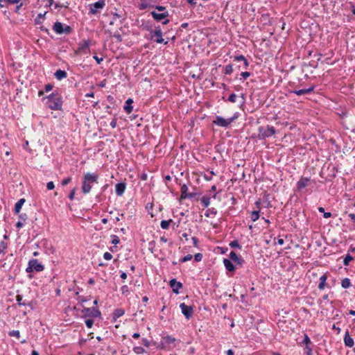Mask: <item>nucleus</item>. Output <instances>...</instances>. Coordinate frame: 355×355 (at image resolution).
<instances>
[{
	"label": "nucleus",
	"mask_w": 355,
	"mask_h": 355,
	"mask_svg": "<svg viewBox=\"0 0 355 355\" xmlns=\"http://www.w3.org/2000/svg\"><path fill=\"white\" fill-rule=\"evenodd\" d=\"M42 101L45 102L46 105L50 110L59 111L62 110V97L57 91L44 96L42 98Z\"/></svg>",
	"instance_id": "1"
},
{
	"label": "nucleus",
	"mask_w": 355,
	"mask_h": 355,
	"mask_svg": "<svg viewBox=\"0 0 355 355\" xmlns=\"http://www.w3.org/2000/svg\"><path fill=\"white\" fill-rule=\"evenodd\" d=\"M98 175L96 173H87L83 176L82 192L87 194L90 192L92 184L98 183Z\"/></svg>",
	"instance_id": "2"
},
{
	"label": "nucleus",
	"mask_w": 355,
	"mask_h": 355,
	"mask_svg": "<svg viewBox=\"0 0 355 355\" xmlns=\"http://www.w3.org/2000/svg\"><path fill=\"white\" fill-rule=\"evenodd\" d=\"M276 133L275 128L272 125L259 126L258 128L257 137L260 140L266 139Z\"/></svg>",
	"instance_id": "3"
},
{
	"label": "nucleus",
	"mask_w": 355,
	"mask_h": 355,
	"mask_svg": "<svg viewBox=\"0 0 355 355\" xmlns=\"http://www.w3.org/2000/svg\"><path fill=\"white\" fill-rule=\"evenodd\" d=\"M83 309L81 310L82 317L83 318H96L101 317V313L100 310L96 307H85L82 305Z\"/></svg>",
	"instance_id": "4"
},
{
	"label": "nucleus",
	"mask_w": 355,
	"mask_h": 355,
	"mask_svg": "<svg viewBox=\"0 0 355 355\" xmlns=\"http://www.w3.org/2000/svg\"><path fill=\"white\" fill-rule=\"evenodd\" d=\"M239 114L236 112L234 114L233 116L229 119H224L220 116H216L215 120L213 123L220 127L227 128L228 127L235 119L238 118Z\"/></svg>",
	"instance_id": "5"
},
{
	"label": "nucleus",
	"mask_w": 355,
	"mask_h": 355,
	"mask_svg": "<svg viewBox=\"0 0 355 355\" xmlns=\"http://www.w3.org/2000/svg\"><path fill=\"white\" fill-rule=\"evenodd\" d=\"M44 269V265L38 262L37 259H31L28 261V267L26 269L27 272H41Z\"/></svg>",
	"instance_id": "6"
},
{
	"label": "nucleus",
	"mask_w": 355,
	"mask_h": 355,
	"mask_svg": "<svg viewBox=\"0 0 355 355\" xmlns=\"http://www.w3.org/2000/svg\"><path fill=\"white\" fill-rule=\"evenodd\" d=\"M105 6V0H98V1L89 5V15H96Z\"/></svg>",
	"instance_id": "7"
},
{
	"label": "nucleus",
	"mask_w": 355,
	"mask_h": 355,
	"mask_svg": "<svg viewBox=\"0 0 355 355\" xmlns=\"http://www.w3.org/2000/svg\"><path fill=\"white\" fill-rule=\"evenodd\" d=\"M150 15L153 17V19L157 21H161L162 20L164 19L162 21V24H167L169 23V20L166 19V17L168 16V12L165 11L164 12L157 13L156 11H152L150 12Z\"/></svg>",
	"instance_id": "8"
},
{
	"label": "nucleus",
	"mask_w": 355,
	"mask_h": 355,
	"mask_svg": "<svg viewBox=\"0 0 355 355\" xmlns=\"http://www.w3.org/2000/svg\"><path fill=\"white\" fill-rule=\"evenodd\" d=\"M182 314L184 317L189 320L193 314V307L192 306L187 305L185 303H181L180 304Z\"/></svg>",
	"instance_id": "9"
},
{
	"label": "nucleus",
	"mask_w": 355,
	"mask_h": 355,
	"mask_svg": "<svg viewBox=\"0 0 355 355\" xmlns=\"http://www.w3.org/2000/svg\"><path fill=\"white\" fill-rule=\"evenodd\" d=\"M233 61L237 62H243V65L239 64L237 66V69L239 70H240L241 68L246 69H248V67H249V64H250L249 62L247 60V59L243 55L234 56Z\"/></svg>",
	"instance_id": "10"
},
{
	"label": "nucleus",
	"mask_w": 355,
	"mask_h": 355,
	"mask_svg": "<svg viewBox=\"0 0 355 355\" xmlns=\"http://www.w3.org/2000/svg\"><path fill=\"white\" fill-rule=\"evenodd\" d=\"M151 35V38L153 37V36H156L157 38L155 40V42L157 43L161 44L164 42V39L162 38V31L161 30L160 26L155 27V29L154 31H151L150 32Z\"/></svg>",
	"instance_id": "11"
},
{
	"label": "nucleus",
	"mask_w": 355,
	"mask_h": 355,
	"mask_svg": "<svg viewBox=\"0 0 355 355\" xmlns=\"http://www.w3.org/2000/svg\"><path fill=\"white\" fill-rule=\"evenodd\" d=\"M315 85H311L308 88H303L301 89H294L289 91L290 94H295L297 96L304 95V94H309L311 92L314 91Z\"/></svg>",
	"instance_id": "12"
},
{
	"label": "nucleus",
	"mask_w": 355,
	"mask_h": 355,
	"mask_svg": "<svg viewBox=\"0 0 355 355\" xmlns=\"http://www.w3.org/2000/svg\"><path fill=\"white\" fill-rule=\"evenodd\" d=\"M169 285L172 288L173 292L175 294L180 293V289L183 287L182 284L180 282H178L175 278L170 280Z\"/></svg>",
	"instance_id": "13"
},
{
	"label": "nucleus",
	"mask_w": 355,
	"mask_h": 355,
	"mask_svg": "<svg viewBox=\"0 0 355 355\" xmlns=\"http://www.w3.org/2000/svg\"><path fill=\"white\" fill-rule=\"evenodd\" d=\"M309 182L310 178L301 177L296 184L297 190H302V189L305 188Z\"/></svg>",
	"instance_id": "14"
},
{
	"label": "nucleus",
	"mask_w": 355,
	"mask_h": 355,
	"mask_svg": "<svg viewBox=\"0 0 355 355\" xmlns=\"http://www.w3.org/2000/svg\"><path fill=\"white\" fill-rule=\"evenodd\" d=\"M327 279V275L326 274L322 275L320 277V279H319L320 282H319V284L318 286L319 290H320V291L324 290L325 287L331 288V286L326 283Z\"/></svg>",
	"instance_id": "15"
},
{
	"label": "nucleus",
	"mask_w": 355,
	"mask_h": 355,
	"mask_svg": "<svg viewBox=\"0 0 355 355\" xmlns=\"http://www.w3.org/2000/svg\"><path fill=\"white\" fill-rule=\"evenodd\" d=\"M344 343L347 347H352L354 345V339L350 336L348 331L345 334Z\"/></svg>",
	"instance_id": "16"
},
{
	"label": "nucleus",
	"mask_w": 355,
	"mask_h": 355,
	"mask_svg": "<svg viewBox=\"0 0 355 355\" xmlns=\"http://www.w3.org/2000/svg\"><path fill=\"white\" fill-rule=\"evenodd\" d=\"M116 193L118 196H121L125 192L126 184L125 182H119L116 184Z\"/></svg>",
	"instance_id": "17"
},
{
	"label": "nucleus",
	"mask_w": 355,
	"mask_h": 355,
	"mask_svg": "<svg viewBox=\"0 0 355 355\" xmlns=\"http://www.w3.org/2000/svg\"><path fill=\"white\" fill-rule=\"evenodd\" d=\"M223 263L225 269L230 272H234L236 270V267L230 259H224Z\"/></svg>",
	"instance_id": "18"
},
{
	"label": "nucleus",
	"mask_w": 355,
	"mask_h": 355,
	"mask_svg": "<svg viewBox=\"0 0 355 355\" xmlns=\"http://www.w3.org/2000/svg\"><path fill=\"white\" fill-rule=\"evenodd\" d=\"M64 25L60 21H56L54 23L53 29L57 34H63Z\"/></svg>",
	"instance_id": "19"
},
{
	"label": "nucleus",
	"mask_w": 355,
	"mask_h": 355,
	"mask_svg": "<svg viewBox=\"0 0 355 355\" xmlns=\"http://www.w3.org/2000/svg\"><path fill=\"white\" fill-rule=\"evenodd\" d=\"M133 103V100L132 98H128L125 101V105L123 107L124 110L127 114H130L132 112L133 107L132 104Z\"/></svg>",
	"instance_id": "20"
},
{
	"label": "nucleus",
	"mask_w": 355,
	"mask_h": 355,
	"mask_svg": "<svg viewBox=\"0 0 355 355\" xmlns=\"http://www.w3.org/2000/svg\"><path fill=\"white\" fill-rule=\"evenodd\" d=\"M162 338L163 341L165 342V343L167 346H169L171 344H174L176 341L175 338H174L171 336H169V335L162 336Z\"/></svg>",
	"instance_id": "21"
},
{
	"label": "nucleus",
	"mask_w": 355,
	"mask_h": 355,
	"mask_svg": "<svg viewBox=\"0 0 355 355\" xmlns=\"http://www.w3.org/2000/svg\"><path fill=\"white\" fill-rule=\"evenodd\" d=\"M54 76L57 80H61L62 79L67 78V73L64 70L58 69L54 73Z\"/></svg>",
	"instance_id": "22"
},
{
	"label": "nucleus",
	"mask_w": 355,
	"mask_h": 355,
	"mask_svg": "<svg viewBox=\"0 0 355 355\" xmlns=\"http://www.w3.org/2000/svg\"><path fill=\"white\" fill-rule=\"evenodd\" d=\"M16 301L19 306H31V302H26V300H23V296L21 295H17L16 296Z\"/></svg>",
	"instance_id": "23"
},
{
	"label": "nucleus",
	"mask_w": 355,
	"mask_h": 355,
	"mask_svg": "<svg viewBox=\"0 0 355 355\" xmlns=\"http://www.w3.org/2000/svg\"><path fill=\"white\" fill-rule=\"evenodd\" d=\"M125 313V311L122 309H116L112 313L113 320L115 322L117 318L121 317Z\"/></svg>",
	"instance_id": "24"
},
{
	"label": "nucleus",
	"mask_w": 355,
	"mask_h": 355,
	"mask_svg": "<svg viewBox=\"0 0 355 355\" xmlns=\"http://www.w3.org/2000/svg\"><path fill=\"white\" fill-rule=\"evenodd\" d=\"M187 191H188V187L187 186V184H184L183 185H182L181 189H180L181 195L179 198L180 202H181L184 199H186V196L188 193Z\"/></svg>",
	"instance_id": "25"
},
{
	"label": "nucleus",
	"mask_w": 355,
	"mask_h": 355,
	"mask_svg": "<svg viewBox=\"0 0 355 355\" xmlns=\"http://www.w3.org/2000/svg\"><path fill=\"white\" fill-rule=\"evenodd\" d=\"M25 201L26 200L24 198H21L15 203L14 209L15 214H19L20 212L21 207L23 206Z\"/></svg>",
	"instance_id": "26"
},
{
	"label": "nucleus",
	"mask_w": 355,
	"mask_h": 355,
	"mask_svg": "<svg viewBox=\"0 0 355 355\" xmlns=\"http://www.w3.org/2000/svg\"><path fill=\"white\" fill-rule=\"evenodd\" d=\"M90 44L89 40H83V42L78 44V50L84 51L86 49H88Z\"/></svg>",
	"instance_id": "27"
},
{
	"label": "nucleus",
	"mask_w": 355,
	"mask_h": 355,
	"mask_svg": "<svg viewBox=\"0 0 355 355\" xmlns=\"http://www.w3.org/2000/svg\"><path fill=\"white\" fill-rule=\"evenodd\" d=\"M210 199H211V198L209 197L208 196H204L202 197V198L200 199V201L205 207L207 208L209 207V205H210Z\"/></svg>",
	"instance_id": "28"
},
{
	"label": "nucleus",
	"mask_w": 355,
	"mask_h": 355,
	"mask_svg": "<svg viewBox=\"0 0 355 355\" xmlns=\"http://www.w3.org/2000/svg\"><path fill=\"white\" fill-rule=\"evenodd\" d=\"M354 257L350 254H347L343 258V264L345 266H348L349 262L354 260Z\"/></svg>",
	"instance_id": "29"
},
{
	"label": "nucleus",
	"mask_w": 355,
	"mask_h": 355,
	"mask_svg": "<svg viewBox=\"0 0 355 355\" xmlns=\"http://www.w3.org/2000/svg\"><path fill=\"white\" fill-rule=\"evenodd\" d=\"M171 223H173L172 219H169L168 220H162L160 223V226L163 230H167Z\"/></svg>",
	"instance_id": "30"
},
{
	"label": "nucleus",
	"mask_w": 355,
	"mask_h": 355,
	"mask_svg": "<svg viewBox=\"0 0 355 355\" xmlns=\"http://www.w3.org/2000/svg\"><path fill=\"white\" fill-rule=\"evenodd\" d=\"M341 286L343 288H348L349 287L351 286V281L349 278L346 277V278H344L342 281H341Z\"/></svg>",
	"instance_id": "31"
},
{
	"label": "nucleus",
	"mask_w": 355,
	"mask_h": 355,
	"mask_svg": "<svg viewBox=\"0 0 355 355\" xmlns=\"http://www.w3.org/2000/svg\"><path fill=\"white\" fill-rule=\"evenodd\" d=\"M216 214H217V210L214 207L208 209L206 211V212L205 213V216L206 217H210L211 215L215 216Z\"/></svg>",
	"instance_id": "32"
},
{
	"label": "nucleus",
	"mask_w": 355,
	"mask_h": 355,
	"mask_svg": "<svg viewBox=\"0 0 355 355\" xmlns=\"http://www.w3.org/2000/svg\"><path fill=\"white\" fill-rule=\"evenodd\" d=\"M233 71V65L232 64H229L226 65L224 68V73L225 75H230Z\"/></svg>",
	"instance_id": "33"
},
{
	"label": "nucleus",
	"mask_w": 355,
	"mask_h": 355,
	"mask_svg": "<svg viewBox=\"0 0 355 355\" xmlns=\"http://www.w3.org/2000/svg\"><path fill=\"white\" fill-rule=\"evenodd\" d=\"M250 218H251V220L254 222L257 220L259 218V211H252Z\"/></svg>",
	"instance_id": "34"
},
{
	"label": "nucleus",
	"mask_w": 355,
	"mask_h": 355,
	"mask_svg": "<svg viewBox=\"0 0 355 355\" xmlns=\"http://www.w3.org/2000/svg\"><path fill=\"white\" fill-rule=\"evenodd\" d=\"M318 211H319L320 213H323V216H324V218H330V217L331 216V215H332L331 212H325V211H324V209L323 207H318Z\"/></svg>",
	"instance_id": "35"
},
{
	"label": "nucleus",
	"mask_w": 355,
	"mask_h": 355,
	"mask_svg": "<svg viewBox=\"0 0 355 355\" xmlns=\"http://www.w3.org/2000/svg\"><path fill=\"white\" fill-rule=\"evenodd\" d=\"M133 351L137 354H141L146 352L145 349L142 347H140V346L134 347Z\"/></svg>",
	"instance_id": "36"
},
{
	"label": "nucleus",
	"mask_w": 355,
	"mask_h": 355,
	"mask_svg": "<svg viewBox=\"0 0 355 355\" xmlns=\"http://www.w3.org/2000/svg\"><path fill=\"white\" fill-rule=\"evenodd\" d=\"M230 246L232 248H239L241 249V245L239 244V241L237 240H234L230 242Z\"/></svg>",
	"instance_id": "37"
},
{
	"label": "nucleus",
	"mask_w": 355,
	"mask_h": 355,
	"mask_svg": "<svg viewBox=\"0 0 355 355\" xmlns=\"http://www.w3.org/2000/svg\"><path fill=\"white\" fill-rule=\"evenodd\" d=\"M73 32V28L68 25H65L63 29V34L69 35Z\"/></svg>",
	"instance_id": "38"
},
{
	"label": "nucleus",
	"mask_w": 355,
	"mask_h": 355,
	"mask_svg": "<svg viewBox=\"0 0 355 355\" xmlns=\"http://www.w3.org/2000/svg\"><path fill=\"white\" fill-rule=\"evenodd\" d=\"M146 0H141V2L139 5V8L140 10H145L148 7H150V5L145 2Z\"/></svg>",
	"instance_id": "39"
},
{
	"label": "nucleus",
	"mask_w": 355,
	"mask_h": 355,
	"mask_svg": "<svg viewBox=\"0 0 355 355\" xmlns=\"http://www.w3.org/2000/svg\"><path fill=\"white\" fill-rule=\"evenodd\" d=\"M301 344H305L306 346V345L309 346V345L311 344V339H310V338L309 337V336L307 334H304V340H302Z\"/></svg>",
	"instance_id": "40"
},
{
	"label": "nucleus",
	"mask_w": 355,
	"mask_h": 355,
	"mask_svg": "<svg viewBox=\"0 0 355 355\" xmlns=\"http://www.w3.org/2000/svg\"><path fill=\"white\" fill-rule=\"evenodd\" d=\"M111 239H112L111 242L114 245H117L120 242V239H119V236L116 235H114V234L111 235Z\"/></svg>",
	"instance_id": "41"
},
{
	"label": "nucleus",
	"mask_w": 355,
	"mask_h": 355,
	"mask_svg": "<svg viewBox=\"0 0 355 355\" xmlns=\"http://www.w3.org/2000/svg\"><path fill=\"white\" fill-rule=\"evenodd\" d=\"M155 244H156V243L155 241H151L148 243V250H149V251H150L151 253L154 252Z\"/></svg>",
	"instance_id": "42"
},
{
	"label": "nucleus",
	"mask_w": 355,
	"mask_h": 355,
	"mask_svg": "<svg viewBox=\"0 0 355 355\" xmlns=\"http://www.w3.org/2000/svg\"><path fill=\"white\" fill-rule=\"evenodd\" d=\"M8 335L10 336H15L17 338H19L20 336V333H19V330H12L11 331H9L8 332Z\"/></svg>",
	"instance_id": "43"
},
{
	"label": "nucleus",
	"mask_w": 355,
	"mask_h": 355,
	"mask_svg": "<svg viewBox=\"0 0 355 355\" xmlns=\"http://www.w3.org/2000/svg\"><path fill=\"white\" fill-rule=\"evenodd\" d=\"M229 257H230L231 261H236L239 257V256H238L237 254L234 251H232L230 253Z\"/></svg>",
	"instance_id": "44"
},
{
	"label": "nucleus",
	"mask_w": 355,
	"mask_h": 355,
	"mask_svg": "<svg viewBox=\"0 0 355 355\" xmlns=\"http://www.w3.org/2000/svg\"><path fill=\"white\" fill-rule=\"evenodd\" d=\"M192 257H193L191 254H187V255L184 256V257L181 258L180 259V262L184 263L186 261H190L192 259Z\"/></svg>",
	"instance_id": "45"
},
{
	"label": "nucleus",
	"mask_w": 355,
	"mask_h": 355,
	"mask_svg": "<svg viewBox=\"0 0 355 355\" xmlns=\"http://www.w3.org/2000/svg\"><path fill=\"white\" fill-rule=\"evenodd\" d=\"M8 248V243L2 241L0 242V250H3V253H5V250Z\"/></svg>",
	"instance_id": "46"
},
{
	"label": "nucleus",
	"mask_w": 355,
	"mask_h": 355,
	"mask_svg": "<svg viewBox=\"0 0 355 355\" xmlns=\"http://www.w3.org/2000/svg\"><path fill=\"white\" fill-rule=\"evenodd\" d=\"M85 324L87 328H92L94 324V320L91 318H88L85 320Z\"/></svg>",
	"instance_id": "47"
},
{
	"label": "nucleus",
	"mask_w": 355,
	"mask_h": 355,
	"mask_svg": "<svg viewBox=\"0 0 355 355\" xmlns=\"http://www.w3.org/2000/svg\"><path fill=\"white\" fill-rule=\"evenodd\" d=\"M237 98V96L235 94H232L228 97V101L231 103H235Z\"/></svg>",
	"instance_id": "48"
},
{
	"label": "nucleus",
	"mask_w": 355,
	"mask_h": 355,
	"mask_svg": "<svg viewBox=\"0 0 355 355\" xmlns=\"http://www.w3.org/2000/svg\"><path fill=\"white\" fill-rule=\"evenodd\" d=\"M71 180H72V179H71V177H67V178H64V179H63V180H62V182H61V184H62V186H66V185H67L69 183H70V182H71Z\"/></svg>",
	"instance_id": "49"
},
{
	"label": "nucleus",
	"mask_w": 355,
	"mask_h": 355,
	"mask_svg": "<svg viewBox=\"0 0 355 355\" xmlns=\"http://www.w3.org/2000/svg\"><path fill=\"white\" fill-rule=\"evenodd\" d=\"M202 257H203V256L201 253H196L194 255V259L196 262L200 261L202 259Z\"/></svg>",
	"instance_id": "50"
},
{
	"label": "nucleus",
	"mask_w": 355,
	"mask_h": 355,
	"mask_svg": "<svg viewBox=\"0 0 355 355\" xmlns=\"http://www.w3.org/2000/svg\"><path fill=\"white\" fill-rule=\"evenodd\" d=\"M157 348L160 349H166L167 348V345H166L165 342L163 341L162 340L159 344V345L157 347Z\"/></svg>",
	"instance_id": "51"
},
{
	"label": "nucleus",
	"mask_w": 355,
	"mask_h": 355,
	"mask_svg": "<svg viewBox=\"0 0 355 355\" xmlns=\"http://www.w3.org/2000/svg\"><path fill=\"white\" fill-rule=\"evenodd\" d=\"M198 193H188L186 196V198L192 199L195 198L196 196H199Z\"/></svg>",
	"instance_id": "52"
},
{
	"label": "nucleus",
	"mask_w": 355,
	"mask_h": 355,
	"mask_svg": "<svg viewBox=\"0 0 355 355\" xmlns=\"http://www.w3.org/2000/svg\"><path fill=\"white\" fill-rule=\"evenodd\" d=\"M53 88V85L52 84H47L44 86V91L45 92H50L51 90H52Z\"/></svg>",
	"instance_id": "53"
},
{
	"label": "nucleus",
	"mask_w": 355,
	"mask_h": 355,
	"mask_svg": "<svg viewBox=\"0 0 355 355\" xmlns=\"http://www.w3.org/2000/svg\"><path fill=\"white\" fill-rule=\"evenodd\" d=\"M112 36L116 39L117 42H122V37L119 33H114Z\"/></svg>",
	"instance_id": "54"
},
{
	"label": "nucleus",
	"mask_w": 355,
	"mask_h": 355,
	"mask_svg": "<svg viewBox=\"0 0 355 355\" xmlns=\"http://www.w3.org/2000/svg\"><path fill=\"white\" fill-rule=\"evenodd\" d=\"M251 73L248 71H243L241 73L240 76L243 78L246 79L247 78L250 77Z\"/></svg>",
	"instance_id": "55"
},
{
	"label": "nucleus",
	"mask_w": 355,
	"mask_h": 355,
	"mask_svg": "<svg viewBox=\"0 0 355 355\" xmlns=\"http://www.w3.org/2000/svg\"><path fill=\"white\" fill-rule=\"evenodd\" d=\"M305 355H312V349L310 346L306 345L305 347Z\"/></svg>",
	"instance_id": "56"
},
{
	"label": "nucleus",
	"mask_w": 355,
	"mask_h": 355,
	"mask_svg": "<svg viewBox=\"0 0 355 355\" xmlns=\"http://www.w3.org/2000/svg\"><path fill=\"white\" fill-rule=\"evenodd\" d=\"M103 258L105 259V260H111L112 258V255L108 252H106L104 253L103 254Z\"/></svg>",
	"instance_id": "57"
},
{
	"label": "nucleus",
	"mask_w": 355,
	"mask_h": 355,
	"mask_svg": "<svg viewBox=\"0 0 355 355\" xmlns=\"http://www.w3.org/2000/svg\"><path fill=\"white\" fill-rule=\"evenodd\" d=\"M46 188L49 190H53L55 188L53 182L51 181L46 184Z\"/></svg>",
	"instance_id": "58"
},
{
	"label": "nucleus",
	"mask_w": 355,
	"mask_h": 355,
	"mask_svg": "<svg viewBox=\"0 0 355 355\" xmlns=\"http://www.w3.org/2000/svg\"><path fill=\"white\" fill-rule=\"evenodd\" d=\"M78 300L79 303L83 304V303L87 302L88 300V299L85 297H83V296H79L78 297ZM83 304H81V306Z\"/></svg>",
	"instance_id": "59"
},
{
	"label": "nucleus",
	"mask_w": 355,
	"mask_h": 355,
	"mask_svg": "<svg viewBox=\"0 0 355 355\" xmlns=\"http://www.w3.org/2000/svg\"><path fill=\"white\" fill-rule=\"evenodd\" d=\"M234 262L240 266H242L245 261L241 257L239 256V257L236 261H234Z\"/></svg>",
	"instance_id": "60"
},
{
	"label": "nucleus",
	"mask_w": 355,
	"mask_h": 355,
	"mask_svg": "<svg viewBox=\"0 0 355 355\" xmlns=\"http://www.w3.org/2000/svg\"><path fill=\"white\" fill-rule=\"evenodd\" d=\"M75 193H76V188H74L69 194L68 197L69 198L72 200H73L74 198V196H75Z\"/></svg>",
	"instance_id": "61"
},
{
	"label": "nucleus",
	"mask_w": 355,
	"mask_h": 355,
	"mask_svg": "<svg viewBox=\"0 0 355 355\" xmlns=\"http://www.w3.org/2000/svg\"><path fill=\"white\" fill-rule=\"evenodd\" d=\"M155 8L156 10L162 11V12L167 11L166 7L162 6H156Z\"/></svg>",
	"instance_id": "62"
},
{
	"label": "nucleus",
	"mask_w": 355,
	"mask_h": 355,
	"mask_svg": "<svg viewBox=\"0 0 355 355\" xmlns=\"http://www.w3.org/2000/svg\"><path fill=\"white\" fill-rule=\"evenodd\" d=\"M141 341H142V343H143V345L144 346H146L147 347L150 346V342H149V340L147 338H143Z\"/></svg>",
	"instance_id": "63"
},
{
	"label": "nucleus",
	"mask_w": 355,
	"mask_h": 355,
	"mask_svg": "<svg viewBox=\"0 0 355 355\" xmlns=\"http://www.w3.org/2000/svg\"><path fill=\"white\" fill-rule=\"evenodd\" d=\"M116 121H117V119L116 117H114L110 122V125L112 128H115L116 127Z\"/></svg>",
	"instance_id": "64"
}]
</instances>
